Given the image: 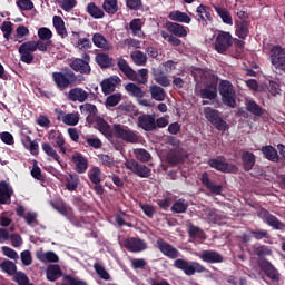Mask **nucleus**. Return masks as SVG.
<instances>
[{
  "label": "nucleus",
  "mask_w": 285,
  "mask_h": 285,
  "mask_svg": "<svg viewBox=\"0 0 285 285\" xmlns=\"http://www.w3.org/2000/svg\"><path fill=\"white\" fill-rule=\"evenodd\" d=\"M112 135L116 139H122L127 144H137L139 141V136L132 131L128 126L116 124L112 128Z\"/></svg>",
  "instance_id": "nucleus-6"
},
{
  "label": "nucleus",
  "mask_w": 285,
  "mask_h": 285,
  "mask_svg": "<svg viewBox=\"0 0 285 285\" xmlns=\"http://www.w3.org/2000/svg\"><path fill=\"white\" fill-rule=\"evenodd\" d=\"M94 271H96V274L100 277V279H104L105 282H110V273L106 271V267H104V265L95 263Z\"/></svg>",
  "instance_id": "nucleus-54"
},
{
  "label": "nucleus",
  "mask_w": 285,
  "mask_h": 285,
  "mask_svg": "<svg viewBox=\"0 0 285 285\" xmlns=\"http://www.w3.org/2000/svg\"><path fill=\"white\" fill-rule=\"evenodd\" d=\"M52 21L56 32L60 37H68V31L66 30V22L63 21V18H61L60 16H53Z\"/></svg>",
  "instance_id": "nucleus-39"
},
{
  "label": "nucleus",
  "mask_w": 285,
  "mask_h": 285,
  "mask_svg": "<svg viewBox=\"0 0 285 285\" xmlns=\"http://www.w3.org/2000/svg\"><path fill=\"white\" fill-rule=\"evenodd\" d=\"M169 19L171 21H178L179 23H190V21H193L190 16H188V13L181 12L179 10L178 11H171L169 13Z\"/></svg>",
  "instance_id": "nucleus-41"
},
{
  "label": "nucleus",
  "mask_w": 285,
  "mask_h": 285,
  "mask_svg": "<svg viewBox=\"0 0 285 285\" xmlns=\"http://www.w3.org/2000/svg\"><path fill=\"white\" fill-rule=\"evenodd\" d=\"M71 161L75 164V170L79 175H83L88 170V159L83 155L76 153L71 156Z\"/></svg>",
  "instance_id": "nucleus-20"
},
{
  "label": "nucleus",
  "mask_w": 285,
  "mask_h": 285,
  "mask_svg": "<svg viewBox=\"0 0 285 285\" xmlns=\"http://www.w3.org/2000/svg\"><path fill=\"white\" fill-rule=\"evenodd\" d=\"M200 181L207 188V190H210L214 195H222L224 187L222 185H215L208 177V173H203Z\"/></svg>",
  "instance_id": "nucleus-27"
},
{
  "label": "nucleus",
  "mask_w": 285,
  "mask_h": 285,
  "mask_svg": "<svg viewBox=\"0 0 285 285\" xmlns=\"http://www.w3.org/2000/svg\"><path fill=\"white\" fill-rule=\"evenodd\" d=\"M80 111L86 112L88 115L87 117L88 124H90V117H97V115L99 114L97 106L88 102L80 106Z\"/></svg>",
  "instance_id": "nucleus-48"
},
{
  "label": "nucleus",
  "mask_w": 285,
  "mask_h": 285,
  "mask_svg": "<svg viewBox=\"0 0 285 285\" xmlns=\"http://www.w3.org/2000/svg\"><path fill=\"white\" fill-rule=\"evenodd\" d=\"M135 155L136 159H138V161H142L144 164L153 159V156H150V153H148L146 149H136Z\"/></svg>",
  "instance_id": "nucleus-60"
},
{
  "label": "nucleus",
  "mask_w": 285,
  "mask_h": 285,
  "mask_svg": "<svg viewBox=\"0 0 285 285\" xmlns=\"http://www.w3.org/2000/svg\"><path fill=\"white\" fill-rule=\"evenodd\" d=\"M102 8L107 14H116V12L119 10L117 0H105Z\"/></svg>",
  "instance_id": "nucleus-56"
},
{
  "label": "nucleus",
  "mask_w": 285,
  "mask_h": 285,
  "mask_svg": "<svg viewBox=\"0 0 285 285\" xmlns=\"http://www.w3.org/2000/svg\"><path fill=\"white\" fill-rule=\"evenodd\" d=\"M87 12L92 17V19H104L105 17L104 10L99 8L95 2L87 4Z\"/></svg>",
  "instance_id": "nucleus-42"
},
{
  "label": "nucleus",
  "mask_w": 285,
  "mask_h": 285,
  "mask_svg": "<svg viewBox=\"0 0 285 285\" xmlns=\"http://www.w3.org/2000/svg\"><path fill=\"white\" fill-rule=\"evenodd\" d=\"M0 268L3 273H7V275H17V265L12 261H3L0 264Z\"/></svg>",
  "instance_id": "nucleus-53"
},
{
  "label": "nucleus",
  "mask_w": 285,
  "mask_h": 285,
  "mask_svg": "<svg viewBox=\"0 0 285 285\" xmlns=\"http://www.w3.org/2000/svg\"><path fill=\"white\" fill-rule=\"evenodd\" d=\"M196 18L200 23L213 21V9L206 4H200L196 9Z\"/></svg>",
  "instance_id": "nucleus-21"
},
{
  "label": "nucleus",
  "mask_w": 285,
  "mask_h": 285,
  "mask_svg": "<svg viewBox=\"0 0 285 285\" xmlns=\"http://www.w3.org/2000/svg\"><path fill=\"white\" fill-rule=\"evenodd\" d=\"M50 204L52 208L66 217L70 224H79L77 223V216H75V209H72L70 206H67L63 200H51Z\"/></svg>",
  "instance_id": "nucleus-11"
},
{
  "label": "nucleus",
  "mask_w": 285,
  "mask_h": 285,
  "mask_svg": "<svg viewBox=\"0 0 285 285\" xmlns=\"http://www.w3.org/2000/svg\"><path fill=\"white\" fill-rule=\"evenodd\" d=\"M125 166L127 170H131L134 175H137V177H140L141 179H148V177L153 175V170L149 169L148 166L140 164L135 159L126 160Z\"/></svg>",
  "instance_id": "nucleus-9"
},
{
  "label": "nucleus",
  "mask_w": 285,
  "mask_h": 285,
  "mask_svg": "<svg viewBox=\"0 0 285 285\" xmlns=\"http://www.w3.org/2000/svg\"><path fill=\"white\" fill-rule=\"evenodd\" d=\"M59 115L62 117V121L67 126H77V124H79V114H66L60 111Z\"/></svg>",
  "instance_id": "nucleus-49"
},
{
  "label": "nucleus",
  "mask_w": 285,
  "mask_h": 285,
  "mask_svg": "<svg viewBox=\"0 0 285 285\" xmlns=\"http://www.w3.org/2000/svg\"><path fill=\"white\" fill-rule=\"evenodd\" d=\"M52 79L57 88L66 90V88L81 83V81H83V76L77 75L71 69L66 68L63 71L52 72Z\"/></svg>",
  "instance_id": "nucleus-1"
},
{
  "label": "nucleus",
  "mask_w": 285,
  "mask_h": 285,
  "mask_svg": "<svg viewBox=\"0 0 285 285\" xmlns=\"http://www.w3.org/2000/svg\"><path fill=\"white\" fill-rule=\"evenodd\" d=\"M125 90L128 92V95H130V97H135L136 99H142V97L146 95V91L135 82L127 83Z\"/></svg>",
  "instance_id": "nucleus-34"
},
{
  "label": "nucleus",
  "mask_w": 285,
  "mask_h": 285,
  "mask_svg": "<svg viewBox=\"0 0 285 285\" xmlns=\"http://www.w3.org/2000/svg\"><path fill=\"white\" fill-rule=\"evenodd\" d=\"M254 254L258 256V259H264V257L273 255V250L266 245H258L254 247Z\"/></svg>",
  "instance_id": "nucleus-52"
},
{
  "label": "nucleus",
  "mask_w": 285,
  "mask_h": 285,
  "mask_svg": "<svg viewBox=\"0 0 285 285\" xmlns=\"http://www.w3.org/2000/svg\"><path fill=\"white\" fill-rule=\"evenodd\" d=\"M92 43L96 48H101L102 50H108L109 48L108 40L101 33H95L92 36Z\"/></svg>",
  "instance_id": "nucleus-51"
},
{
  "label": "nucleus",
  "mask_w": 285,
  "mask_h": 285,
  "mask_svg": "<svg viewBox=\"0 0 285 285\" xmlns=\"http://www.w3.org/2000/svg\"><path fill=\"white\" fill-rule=\"evenodd\" d=\"M117 66L119 70L129 79V81H137L142 86L148 83V69H139L138 72L130 67L124 57L117 58Z\"/></svg>",
  "instance_id": "nucleus-2"
},
{
  "label": "nucleus",
  "mask_w": 285,
  "mask_h": 285,
  "mask_svg": "<svg viewBox=\"0 0 285 285\" xmlns=\"http://www.w3.org/2000/svg\"><path fill=\"white\" fill-rule=\"evenodd\" d=\"M151 75L154 77V81H156L158 86H163V88H168V86H170V79L164 73V70L154 68L151 70Z\"/></svg>",
  "instance_id": "nucleus-26"
},
{
  "label": "nucleus",
  "mask_w": 285,
  "mask_h": 285,
  "mask_svg": "<svg viewBox=\"0 0 285 285\" xmlns=\"http://www.w3.org/2000/svg\"><path fill=\"white\" fill-rule=\"evenodd\" d=\"M30 35V29L28 27L20 24L16 29V39L18 43H23V37H28Z\"/></svg>",
  "instance_id": "nucleus-55"
},
{
  "label": "nucleus",
  "mask_w": 285,
  "mask_h": 285,
  "mask_svg": "<svg viewBox=\"0 0 285 285\" xmlns=\"http://www.w3.org/2000/svg\"><path fill=\"white\" fill-rule=\"evenodd\" d=\"M91 184H101V169L92 167L88 173Z\"/></svg>",
  "instance_id": "nucleus-57"
},
{
  "label": "nucleus",
  "mask_w": 285,
  "mask_h": 285,
  "mask_svg": "<svg viewBox=\"0 0 285 285\" xmlns=\"http://www.w3.org/2000/svg\"><path fill=\"white\" fill-rule=\"evenodd\" d=\"M48 140L51 141L53 148L66 146L63 134H61L59 130H50L48 132Z\"/></svg>",
  "instance_id": "nucleus-31"
},
{
  "label": "nucleus",
  "mask_w": 285,
  "mask_h": 285,
  "mask_svg": "<svg viewBox=\"0 0 285 285\" xmlns=\"http://www.w3.org/2000/svg\"><path fill=\"white\" fill-rule=\"evenodd\" d=\"M95 128L105 135V137H112V129L110 128V124L106 121V119L101 118V116H97L95 119Z\"/></svg>",
  "instance_id": "nucleus-28"
},
{
  "label": "nucleus",
  "mask_w": 285,
  "mask_h": 285,
  "mask_svg": "<svg viewBox=\"0 0 285 285\" xmlns=\"http://www.w3.org/2000/svg\"><path fill=\"white\" fill-rule=\"evenodd\" d=\"M66 189L69 190V193H75L79 186V176L69 174L66 177Z\"/></svg>",
  "instance_id": "nucleus-47"
},
{
  "label": "nucleus",
  "mask_w": 285,
  "mask_h": 285,
  "mask_svg": "<svg viewBox=\"0 0 285 285\" xmlns=\"http://www.w3.org/2000/svg\"><path fill=\"white\" fill-rule=\"evenodd\" d=\"M18 52L20 55V61H22V63H32V61H35V55H32V52H37L36 41L29 40L23 42L18 48Z\"/></svg>",
  "instance_id": "nucleus-8"
},
{
  "label": "nucleus",
  "mask_w": 285,
  "mask_h": 285,
  "mask_svg": "<svg viewBox=\"0 0 285 285\" xmlns=\"http://www.w3.org/2000/svg\"><path fill=\"white\" fill-rule=\"evenodd\" d=\"M48 282H57L61 275H63V271H61L60 265H49L46 271Z\"/></svg>",
  "instance_id": "nucleus-32"
},
{
  "label": "nucleus",
  "mask_w": 285,
  "mask_h": 285,
  "mask_svg": "<svg viewBox=\"0 0 285 285\" xmlns=\"http://www.w3.org/2000/svg\"><path fill=\"white\" fill-rule=\"evenodd\" d=\"M149 92L151 96V99L155 101H165L166 100V90L157 85H151L149 87Z\"/></svg>",
  "instance_id": "nucleus-37"
},
{
  "label": "nucleus",
  "mask_w": 285,
  "mask_h": 285,
  "mask_svg": "<svg viewBox=\"0 0 285 285\" xmlns=\"http://www.w3.org/2000/svg\"><path fill=\"white\" fill-rule=\"evenodd\" d=\"M200 98L209 99V101L217 99V83L210 82L200 89Z\"/></svg>",
  "instance_id": "nucleus-25"
},
{
  "label": "nucleus",
  "mask_w": 285,
  "mask_h": 285,
  "mask_svg": "<svg viewBox=\"0 0 285 285\" xmlns=\"http://www.w3.org/2000/svg\"><path fill=\"white\" fill-rule=\"evenodd\" d=\"M95 61L102 70H106L107 68H115L116 66L115 59L104 52L97 53Z\"/></svg>",
  "instance_id": "nucleus-23"
},
{
  "label": "nucleus",
  "mask_w": 285,
  "mask_h": 285,
  "mask_svg": "<svg viewBox=\"0 0 285 285\" xmlns=\"http://www.w3.org/2000/svg\"><path fill=\"white\" fill-rule=\"evenodd\" d=\"M16 4L21 12L30 11L35 8L32 0H17Z\"/></svg>",
  "instance_id": "nucleus-61"
},
{
  "label": "nucleus",
  "mask_w": 285,
  "mask_h": 285,
  "mask_svg": "<svg viewBox=\"0 0 285 285\" xmlns=\"http://www.w3.org/2000/svg\"><path fill=\"white\" fill-rule=\"evenodd\" d=\"M188 235L191 239H195V237H202L204 235V230L194 224L188 225Z\"/></svg>",
  "instance_id": "nucleus-63"
},
{
  "label": "nucleus",
  "mask_w": 285,
  "mask_h": 285,
  "mask_svg": "<svg viewBox=\"0 0 285 285\" xmlns=\"http://www.w3.org/2000/svg\"><path fill=\"white\" fill-rule=\"evenodd\" d=\"M264 218L266 220V224H268V226H272V228H274L275 230H284L285 224L282 223V220L277 219V216L271 214V212L265 210Z\"/></svg>",
  "instance_id": "nucleus-29"
},
{
  "label": "nucleus",
  "mask_w": 285,
  "mask_h": 285,
  "mask_svg": "<svg viewBox=\"0 0 285 285\" xmlns=\"http://www.w3.org/2000/svg\"><path fill=\"white\" fill-rule=\"evenodd\" d=\"M124 247L129 250V253H142L148 248L146 240L141 238L130 237L125 239Z\"/></svg>",
  "instance_id": "nucleus-14"
},
{
  "label": "nucleus",
  "mask_w": 285,
  "mask_h": 285,
  "mask_svg": "<svg viewBox=\"0 0 285 285\" xmlns=\"http://www.w3.org/2000/svg\"><path fill=\"white\" fill-rule=\"evenodd\" d=\"M130 59L135 66H146L148 63V56L141 50H136L130 53Z\"/></svg>",
  "instance_id": "nucleus-40"
},
{
  "label": "nucleus",
  "mask_w": 285,
  "mask_h": 285,
  "mask_svg": "<svg viewBox=\"0 0 285 285\" xmlns=\"http://www.w3.org/2000/svg\"><path fill=\"white\" fill-rule=\"evenodd\" d=\"M248 32V22L246 20L236 21V35L239 39H246Z\"/></svg>",
  "instance_id": "nucleus-44"
},
{
  "label": "nucleus",
  "mask_w": 285,
  "mask_h": 285,
  "mask_svg": "<svg viewBox=\"0 0 285 285\" xmlns=\"http://www.w3.org/2000/svg\"><path fill=\"white\" fill-rule=\"evenodd\" d=\"M222 159H224V157L210 158L207 164L210 168H214V170H218V173H237L238 169L234 164Z\"/></svg>",
  "instance_id": "nucleus-13"
},
{
  "label": "nucleus",
  "mask_w": 285,
  "mask_h": 285,
  "mask_svg": "<svg viewBox=\"0 0 285 285\" xmlns=\"http://www.w3.org/2000/svg\"><path fill=\"white\" fill-rule=\"evenodd\" d=\"M38 39L41 41H51L52 39V30L48 27H41L38 29Z\"/></svg>",
  "instance_id": "nucleus-59"
},
{
  "label": "nucleus",
  "mask_w": 285,
  "mask_h": 285,
  "mask_svg": "<svg viewBox=\"0 0 285 285\" xmlns=\"http://www.w3.org/2000/svg\"><path fill=\"white\" fill-rule=\"evenodd\" d=\"M218 88L223 104L228 106V108H237L235 86L228 80H222Z\"/></svg>",
  "instance_id": "nucleus-4"
},
{
  "label": "nucleus",
  "mask_w": 285,
  "mask_h": 285,
  "mask_svg": "<svg viewBox=\"0 0 285 285\" xmlns=\"http://www.w3.org/2000/svg\"><path fill=\"white\" fill-rule=\"evenodd\" d=\"M188 210V203L184 198H179L171 206V212L181 215Z\"/></svg>",
  "instance_id": "nucleus-50"
},
{
  "label": "nucleus",
  "mask_w": 285,
  "mask_h": 285,
  "mask_svg": "<svg viewBox=\"0 0 285 285\" xmlns=\"http://www.w3.org/2000/svg\"><path fill=\"white\" fill-rule=\"evenodd\" d=\"M121 83V79L118 76H112L101 81V90L104 95H111L117 90V85Z\"/></svg>",
  "instance_id": "nucleus-19"
},
{
  "label": "nucleus",
  "mask_w": 285,
  "mask_h": 285,
  "mask_svg": "<svg viewBox=\"0 0 285 285\" xmlns=\"http://www.w3.org/2000/svg\"><path fill=\"white\" fill-rule=\"evenodd\" d=\"M119 101H121V94H114L107 97L106 106H109V108H115Z\"/></svg>",
  "instance_id": "nucleus-64"
},
{
  "label": "nucleus",
  "mask_w": 285,
  "mask_h": 285,
  "mask_svg": "<svg viewBox=\"0 0 285 285\" xmlns=\"http://www.w3.org/2000/svg\"><path fill=\"white\" fill-rule=\"evenodd\" d=\"M204 115L205 119H207V121H209V124H212V126H214V128L219 132H226V130L230 128L228 122H226V120H224L219 115V110L214 109L213 107H205Z\"/></svg>",
  "instance_id": "nucleus-5"
},
{
  "label": "nucleus",
  "mask_w": 285,
  "mask_h": 285,
  "mask_svg": "<svg viewBox=\"0 0 285 285\" xmlns=\"http://www.w3.org/2000/svg\"><path fill=\"white\" fill-rule=\"evenodd\" d=\"M167 29L169 30V32L175 35V37H187L188 36V31L186 30V27H184V24H179L177 22H168Z\"/></svg>",
  "instance_id": "nucleus-36"
},
{
  "label": "nucleus",
  "mask_w": 285,
  "mask_h": 285,
  "mask_svg": "<svg viewBox=\"0 0 285 285\" xmlns=\"http://www.w3.org/2000/svg\"><path fill=\"white\" fill-rule=\"evenodd\" d=\"M230 46H233V36L230 32L222 31L218 33L215 41L216 52H218V55H226Z\"/></svg>",
  "instance_id": "nucleus-12"
},
{
  "label": "nucleus",
  "mask_w": 285,
  "mask_h": 285,
  "mask_svg": "<svg viewBox=\"0 0 285 285\" xmlns=\"http://www.w3.org/2000/svg\"><path fill=\"white\" fill-rule=\"evenodd\" d=\"M37 259L42 262V264H46L47 262L49 264H57V262H59V256L55 252H40L37 254Z\"/></svg>",
  "instance_id": "nucleus-38"
},
{
  "label": "nucleus",
  "mask_w": 285,
  "mask_h": 285,
  "mask_svg": "<svg viewBox=\"0 0 285 285\" xmlns=\"http://www.w3.org/2000/svg\"><path fill=\"white\" fill-rule=\"evenodd\" d=\"M138 128L145 130V132H153L155 130V116L142 114L138 117Z\"/></svg>",
  "instance_id": "nucleus-18"
},
{
  "label": "nucleus",
  "mask_w": 285,
  "mask_h": 285,
  "mask_svg": "<svg viewBox=\"0 0 285 285\" xmlns=\"http://www.w3.org/2000/svg\"><path fill=\"white\" fill-rule=\"evenodd\" d=\"M249 235L254 237V239L262 240V239H268L271 235L268 234V230L265 229H252L249 230Z\"/></svg>",
  "instance_id": "nucleus-62"
},
{
  "label": "nucleus",
  "mask_w": 285,
  "mask_h": 285,
  "mask_svg": "<svg viewBox=\"0 0 285 285\" xmlns=\"http://www.w3.org/2000/svg\"><path fill=\"white\" fill-rule=\"evenodd\" d=\"M261 150L265 159H267L268 161H274V163L279 161V154H277V149H275V147L267 145L262 147Z\"/></svg>",
  "instance_id": "nucleus-35"
},
{
  "label": "nucleus",
  "mask_w": 285,
  "mask_h": 285,
  "mask_svg": "<svg viewBox=\"0 0 285 285\" xmlns=\"http://www.w3.org/2000/svg\"><path fill=\"white\" fill-rule=\"evenodd\" d=\"M89 94L83 90V88L76 87L70 89L68 92L69 101H78L79 104H83L88 100Z\"/></svg>",
  "instance_id": "nucleus-24"
},
{
  "label": "nucleus",
  "mask_w": 285,
  "mask_h": 285,
  "mask_svg": "<svg viewBox=\"0 0 285 285\" xmlns=\"http://www.w3.org/2000/svg\"><path fill=\"white\" fill-rule=\"evenodd\" d=\"M215 11L220 17L223 23H226L227 26H233V16H230V12L226 10L224 7H215Z\"/></svg>",
  "instance_id": "nucleus-46"
},
{
  "label": "nucleus",
  "mask_w": 285,
  "mask_h": 285,
  "mask_svg": "<svg viewBox=\"0 0 285 285\" xmlns=\"http://www.w3.org/2000/svg\"><path fill=\"white\" fill-rule=\"evenodd\" d=\"M156 244L158 250H160L165 257H168L169 259H177L179 257V250L163 238H158Z\"/></svg>",
  "instance_id": "nucleus-15"
},
{
  "label": "nucleus",
  "mask_w": 285,
  "mask_h": 285,
  "mask_svg": "<svg viewBox=\"0 0 285 285\" xmlns=\"http://www.w3.org/2000/svg\"><path fill=\"white\" fill-rule=\"evenodd\" d=\"M0 29H1V32H3V37L6 41H10V37H12V32H13L12 22L3 21Z\"/></svg>",
  "instance_id": "nucleus-58"
},
{
  "label": "nucleus",
  "mask_w": 285,
  "mask_h": 285,
  "mask_svg": "<svg viewBox=\"0 0 285 285\" xmlns=\"http://www.w3.org/2000/svg\"><path fill=\"white\" fill-rule=\"evenodd\" d=\"M242 161L244 166V171L245 173H250V169L255 166V154L250 151H244L242 154Z\"/></svg>",
  "instance_id": "nucleus-33"
},
{
  "label": "nucleus",
  "mask_w": 285,
  "mask_h": 285,
  "mask_svg": "<svg viewBox=\"0 0 285 285\" xmlns=\"http://www.w3.org/2000/svg\"><path fill=\"white\" fill-rule=\"evenodd\" d=\"M246 110L248 112H250L252 115H255V117H262L264 115V112H266V110H264V108H262V106H259L257 102H255V100H249L246 104Z\"/></svg>",
  "instance_id": "nucleus-45"
},
{
  "label": "nucleus",
  "mask_w": 285,
  "mask_h": 285,
  "mask_svg": "<svg viewBox=\"0 0 285 285\" xmlns=\"http://www.w3.org/2000/svg\"><path fill=\"white\" fill-rule=\"evenodd\" d=\"M70 68L73 72H80V75H90L92 68L90 67V55L83 53L82 58H76L70 62Z\"/></svg>",
  "instance_id": "nucleus-10"
},
{
  "label": "nucleus",
  "mask_w": 285,
  "mask_h": 285,
  "mask_svg": "<svg viewBox=\"0 0 285 285\" xmlns=\"http://www.w3.org/2000/svg\"><path fill=\"white\" fill-rule=\"evenodd\" d=\"M197 257H199L202 262H205V264H222L224 262V256L219 252L213 249L203 250Z\"/></svg>",
  "instance_id": "nucleus-16"
},
{
  "label": "nucleus",
  "mask_w": 285,
  "mask_h": 285,
  "mask_svg": "<svg viewBox=\"0 0 285 285\" xmlns=\"http://www.w3.org/2000/svg\"><path fill=\"white\" fill-rule=\"evenodd\" d=\"M261 267L272 282H279V272L275 269V266H273L271 262L264 261L263 264H261Z\"/></svg>",
  "instance_id": "nucleus-30"
},
{
  "label": "nucleus",
  "mask_w": 285,
  "mask_h": 285,
  "mask_svg": "<svg viewBox=\"0 0 285 285\" xmlns=\"http://www.w3.org/2000/svg\"><path fill=\"white\" fill-rule=\"evenodd\" d=\"M41 148L47 157H51V159H53V161L61 164V157L59 156V154H57V150H55V148L51 147V145L49 142H43L41 145Z\"/></svg>",
  "instance_id": "nucleus-43"
},
{
  "label": "nucleus",
  "mask_w": 285,
  "mask_h": 285,
  "mask_svg": "<svg viewBox=\"0 0 285 285\" xmlns=\"http://www.w3.org/2000/svg\"><path fill=\"white\" fill-rule=\"evenodd\" d=\"M175 268H178L179 271H183L185 275L191 276L195 273H206V268L204 265L197 263V262H191L188 263L186 259L178 258L174 262Z\"/></svg>",
  "instance_id": "nucleus-7"
},
{
  "label": "nucleus",
  "mask_w": 285,
  "mask_h": 285,
  "mask_svg": "<svg viewBox=\"0 0 285 285\" xmlns=\"http://www.w3.org/2000/svg\"><path fill=\"white\" fill-rule=\"evenodd\" d=\"M269 61L276 75L285 73V48L274 45L269 50Z\"/></svg>",
  "instance_id": "nucleus-3"
},
{
  "label": "nucleus",
  "mask_w": 285,
  "mask_h": 285,
  "mask_svg": "<svg viewBox=\"0 0 285 285\" xmlns=\"http://www.w3.org/2000/svg\"><path fill=\"white\" fill-rule=\"evenodd\" d=\"M14 195V190L8 181L2 180L0 181V204L8 205L12 204V196Z\"/></svg>",
  "instance_id": "nucleus-17"
},
{
  "label": "nucleus",
  "mask_w": 285,
  "mask_h": 285,
  "mask_svg": "<svg viewBox=\"0 0 285 285\" xmlns=\"http://www.w3.org/2000/svg\"><path fill=\"white\" fill-rule=\"evenodd\" d=\"M144 23L141 22V19L135 18L129 22V27H126L127 32L131 31L132 37H138L139 39H144L146 35L144 33Z\"/></svg>",
  "instance_id": "nucleus-22"
}]
</instances>
